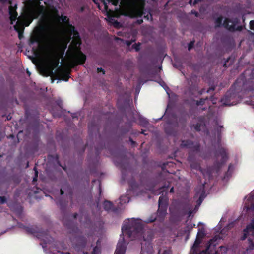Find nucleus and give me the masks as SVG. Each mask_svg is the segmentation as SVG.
Masks as SVG:
<instances>
[{"mask_svg":"<svg viewBox=\"0 0 254 254\" xmlns=\"http://www.w3.org/2000/svg\"><path fill=\"white\" fill-rule=\"evenodd\" d=\"M57 204L60 207L63 215L62 222L64 225L70 229L73 233L74 237L70 238L73 247L78 251H83L87 244V239L80 234L78 228L75 226L73 221L68 219V214L66 210L68 202L60 199L57 202Z\"/></svg>","mask_w":254,"mask_h":254,"instance_id":"obj_1","label":"nucleus"},{"mask_svg":"<svg viewBox=\"0 0 254 254\" xmlns=\"http://www.w3.org/2000/svg\"><path fill=\"white\" fill-rule=\"evenodd\" d=\"M70 27L69 33L70 35H73V39L66 51V56L73 66L83 65L86 62V56L80 49L81 39L79 33L74 26L70 25Z\"/></svg>","mask_w":254,"mask_h":254,"instance_id":"obj_2","label":"nucleus"},{"mask_svg":"<svg viewBox=\"0 0 254 254\" xmlns=\"http://www.w3.org/2000/svg\"><path fill=\"white\" fill-rule=\"evenodd\" d=\"M143 226L140 219H132L131 220L125 221L122 227V233L127 235L132 240L143 238L144 241L151 239L145 238L143 235Z\"/></svg>","mask_w":254,"mask_h":254,"instance_id":"obj_3","label":"nucleus"},{"mask_svg":"<svg viewBox=\"0 0 254 254\" xmlns=\"http://www.w3.org/2000/svg\"><path fill=\"white\" fill-rule=\"evenodd\" d=\"M223 128V126L221 125L218 126L215 128V131L217 134L218 140L217 142L218 144V147L216 150L215 152V156L217 158L219 156L221 157L220 161H216L214 164V165L218 169L221 168L222 165L226 163L228 159L227 149L221 146V140Z\"/></svg>","mask_w":254,"mask_h":254,"instance_id":"obj_4","label":"nucleus"},{"mask_svg":"<svg viewBox=\"0 0 254 254\" xmlns=\"http://www.w3.org/2000/svg\"><path fill=\"white\" fill-rule=\"evenodd\" d=\"M41 0H28L26 1L24 11L26 13L25 19L27 20L26 26H29L33 19L36 17L37 14V7L39 6L41 9L44 8L43 6H40Z\"/></svg>","mask_w":254,"mask_h":254,"instance_id":"obj_5","label":"nucleus"},{"mask_svg":"<svg viewBox=\"0 0 254 254\" xmlns=\"http://www.w3.org/2000/svg\"><path fill=\"white\" fill-rule=\"evenodd\" d=\"M168 207L167 197L163 194L159 197L158 200V209L156 214L157 220L160 222L164 221L167 214Z\"/></svg>","mask_w":254,"mask_h":254,"instance_id":"obj_6","label":"nucleus"},{"mask_svg":"<svg viewBox=\"0 0 254 254\" xmlns=\"http://www.w3.org/2000/svg\"><path fill=\"white\" fill-rule=\"evenodd\" d=\"M18 225L19 227L24 229L27 233L33 234L44 241H46L45 238H47L48 236L47 231L41 230L37 226L26 227L21 223H18Z\"/></svg>","mask_w":254,"mask_h":254,"instance_id":"obj_7","label":"nucleus"},{"mask_svg":"<svg viewBox=\"0 0 254 254\" xmlns=\"http://www.w3.org/2000/svg\"><path fill=\"white\" fill-rule=\"evenodd\" d=\"M240 22V19L237 17L233 18L232 20L228 18H225L223 23V26L230 32L241 31L243 29V26H237Z\"/></svg>","mask_w":254,"mask_h":254,"instance_id":"obj_8","label":"nucleus"},{"mask_svg":"<svg viewBox=\"0 0 254 254\" xmlns=\"http://www.w3.org/2000/svg\"><path fill=\"white\" fill-rule=\"evenodd\" d=\"M216 240L212 239L210 240L207 243V247L205 250L202 251L199 254H222V252L224 251L226 252V248L224 246L219 247L220 251H221V253L219 250H216L215 249L216 244H215Z\"/></svg>","mask_w":254,"mask_h":254,"instance_id":"obj_9","label":"nucleus"},{"mask_svg":"<svg viewBox=\"0 0 254 254\" xmlns=\"http://www.w3.org/2000/svg\"><path fill=\"white\" fill-rule=\"evenodd\" d=\"M44 30V26H40L38 28V29L36 30L35 33L30 37L29 41L30 45H33L35 43L40 44L42 43L43 40V35L41 33V31H43Z\"/></svg>","mask_w":254,"mask_h":254,"instance_id":"obj_10","label":"nucleus"},{"mask_svg":"<svg viewBox=\"0 0 254 254\" xmlns=\"http://www.w3.org/2000/svg\"><path fill=\"white\" fill-rule=\"evenodd\" d=\"M55 73L57 78L59 80L68 81L70 77V71L63 67H58Z\"/></svg>","mask_w":254,"mask_h":254,"instance_id":"obj_11","label":"nucleus"},{"mask_svg":"<svg viewBox=\"0 0 254 254\" xmlns=\"http://www.w3.org/2000/svg\"><path fill=\"white\" fill-rule=\"evenodd\" d=\"M198 123L190 126L191 129L193 128L197 132H200L202 128L206 127V118L205 116H200L197 118Z\"/></svg>","mask_w":254,"mask_h":254,"instance_id":"obj_12","label":"nucleus"},{"mask_svg":"<svg viewBox=\"0 0 254 254\" xmlns=\"http://www.w3.org/2000/svg\"><path fill=\"white\" fill-rule=\"evenodd\" d=\"M235 94L231 91H227L224 97L221 99V101L225 106H231L234 105L232 100L235 98Z\"/></svg>","mask_w":254,"mask_h":254,"instance_id":"obj_13","label":"nucleus"},{"mask_svg":"<svg viewBox=\"0 0 254 254\" xmlns=\"http://www.w3.org/2000/svg\"><path fill=\"white\" fill-rule=\"evenodd\" d=\"M188 161L190 163V167L192 169L202 172V169L201 167L200 163L195 160L194 156L190 152L189 154Z\"/></svg>","mask_w":254,"mask_h":254,"instance_id":"obj_14","label":"nucleus"},{"mask_svg":"<svg viewBox=\"0 0 254 254\" xmlns=\"http://www.w3.org/2000/svg\"><path fill=\"white\" fill-rule=\"evenodd\" d=\"M126 251V245L124 238L120 239L117 245L114 254H125Z\"/></svg>","mask_w":254,"mask_h":254,"instance_id":"obj_15","label":"nucleus"},{"mask_svg":"<svg viewBox=\"0 0 254 254\" xmlns=\"http://www.w3.org/2000/svg\"><path fill=\"white\" fill-rule=\"evenodd\" d=\"M26 16V13L24 12V14L22 15V20L20 21L18 20L16 24L14 26V28L16 32H19L20 31H24V26H26V23H27V20L25 18Z\"/></svg>","mask_w":254,"mask_h":254,"instance_id":"obj_16","label":"nucleus"},{"mask_svg":"<svg viewBox=\"0 0 254 254\" xmlns=\"http://www.w3.org/2000/svg\"><path fill=\"white\" fill-rule=\"evenodd\" d=\"M17 5L15 4L14 6H10L9 7V14L10 15V20L11 24H13V22L17 19L18 14L16 12Z\"/></svg>","mask_w":254,"mask_h":254,"instance_id":"obj_17","label":"nucleus"},{"mask_svg":"<svg viewBox=\"0 0 254 254\" xmlns=\"http://www.w3.org/2000/svg\"><path fill=\"white\" fill-rule=\"evenodd\" d=\"M12 180V176H9L5 172H0V183L2 184H5L9 185Z\"/></svg>","mask_w":254,"mask_h":254,"instance_id":"obj_18","label":"nucleus"},{"mask_svg":"<svg viewBox=\"0 0 254 254\" xmlns=\"http://www.w3.org/2000/svg\"><path fill=\"white\" fill-rule=\"evenodd\" d=\"M62 21V22L64 23L66 26H67V31L69 32L70 31V25H72V24H70L69 22V18L66 16L64 15H61L59 16V15H57V21L58 22H60V21Z\"/></svg>","mask_w":254,"mask_h":254,"instance_id":"obj_19","label":"nucleus"},{"mask_svg":"<svg viewBox=\"0 0 254 254\" xmlns=\"http://www.w3.org/2000/svg\"><path fill=\"white\" fill-rule=\"evenodd\" d=\"M110 1L114 6H118L119 3L123 6H129V4L133 3L131 0H110Z\"/></svg>","mask_w":254,"mask_h":254,"instance_id":"obj_20","label":"nucleus"},{"mask_svg":"<svg viewBox=\"0 0 254 254\" xmlns=\"http://www.w3.org/2000/svg\"><path fill=\"white\" fill-rule=\"evenodd\" d=\"M194 144V142L192 140L187 139L183 140L181 141V144L180 145L182 148H187L190 149Z\"/></svg>","mask_w":254,"mask_h":254,"instance_id":"obj_21","label":"nucleus"},{"mask_svg":"<svg viewBox=\"0 0 254 254\" xmlns=\"http://www.w3.org/2000/svg\"><path fill=\"white\" fill-rule=\"evenodd\" d=\"M174 165V163L172 162H167L166 163H164L162 164V166H161L162 169L164 172H161L159 174V175L158 176L159 179H161V180H165V178H163V175L164 173H165L166 174H167V172H164V170H165V168H166V166L169 165L170 166H173Z\"/></svg>","mask_w":254,"mask_h":254,"instance_id":"obj_22","label":"nucleus"},{"mask_svg":"<svg viewBox=\"0 0 254 254\" xmlns=\"http://www.w3.org/2000/svg\"><path fill=\"white\" fill-rule=\"evenodd\" d=\"M103 207L104 209L107 211H115L113 203L111 201L105 200L103 203Z\"/></svg>","mask_w":254,"mask_h":254,"instance_id":"obj_23","label":"nucleus"},{"mask_svg":"<svg viewBox=\"0 0 254 254\" xmlns=\"http://www.w3.org/2000/svg\"><path fill=\"white\" fill-rule=\"evenodd\" d=\"M246 232L248 231L250 234L254 236V219L252 220L251 223L245 228Z\"/></svg>","mask_w":254,"mask_h":254,"instance_id":"obj_24","label":"nucleus"},{"mask_svg":"<svg viewBox=\"0 0 254 254\" xmlns=\"http://www.w3.org/2000/svg\"><path fill=\"white\" fill-rule=\"evenodd\" d=\"M156 220H157L156 214L154 213L151 214L150 217L145 220L144 222L146 223H150L154 222Z\"/></svg>","mask_w":254,"mask_h":254,"instance_id":"obj_25","label":"nucleus"},{"mask_svg":"<svg viewBox=\"0 0 254 254\" xmlns=\"http://www.w3.org/2000/svg\"><path fill=\"white\" fill-rule=\"evenodd\" d=\"M222 20H223V17L222 16H219V17H218L217 18H216L215 19V27L216 28L220 27H221L223 25V24H222Z\"/></svg>","mask_w":254,"mask_h":254,"instance_id":"obj_26","label":"nucleus"},{"mask_svg":"<svg viewBox=\"0 0 254 254\" xmlns=\"http://www.w3.org/2000/svg\"><path fill=\"white\" fill-rule=\"evenodd\" d=\"M191 151L195 153H198L200 151V144L199 143L197 142L195 144H194L193 146H192Z\"/></svg>","mask_w":254,"mask_h":254,"instance_id":"obj_27","label":"nucleus"},{"mask_svg":"<svg viewBox=\"0 0 254 254\" xmlns=\"http://www.w3.org/2000/svg\"><path fill=\"white\" fill-rule=\"evenodd\" d=\"M205 236V230L203 228L199 229L196 237L202 239Z\"/></svg>","mask_w":254,"mask_h":254,"instance_id":"obj_28","label":"nucleus"},{"mask_svg":"<svg viewBox=\"0 0 254 254\" xmlns=\"http://www.w3.org/2000/svg\"><path fill=\"white\" fill-rule=\"evenodd\" d=\"M208 99V97H207L204 98H201L199 100H194V101L195 102L196 105L198 106L200 105H203L205 104V101Z\"/></svg>","mask_w":254,"mask_h":254,"instance_id":"obj_29","label":"nucleus"},{"mask_svg":"<svg viewBox=\"0 0 254 254\" xmlns=\"http://www.w3.org/2000/svg\"><path fill=\"white\" fill-rule=\"evenodd\" d=\"M120 203L123 204L124 203H128L129 201V197L125 196H121L120 198Z\"/></svg>","mask_w":254,"mask_h":254,"instance_id":"obj_30","label":"nucleus"},{"mask_svg":"<svg viewBox=\"0 0 254 254\" xmlns=\"http://www.w3.org/2000/svg\"><path fill=\"white\" fill-rule=\"evenodd\" d=\"M170 187V181L167 180V183H165V184L161 188H160L159 190L161 191H166L167 190L169 187Z\"/></svg>","mask_w":254,"mask_h":254,"instance_id":"obj_31","label":"nucleus"},{"mask_svg":"<svg viewBox=\"0 0 254 254\" xmlns=\"http://www.w3.org/2000/svg\"><path fill=\"white\" fill-rule=\"evenodd\" d=\"M100 247L98 246H95L93 248V250L91 253V254H98L100 252ZM83 253L84 254H89L88 252L84 253V251H83Z\"/></svg>","mask_w":254,"mask_h":254,"instance_id":"obj_32","label":"nucleus"},{"mask_svg":"<svg viewBox=\"0 0 254 254\" xmlns=\"http://www.w3.org/2000/svg\"><path fill=\"white\" fill-rule=\"evenodd\" d=\"M139 122L140 124L144 127L147 126L149 124V122L147 119L143 117H140L139 118Z\"/></svg>","mask_w":254,"mask_h":254,"instance_id":"obj_33","label":"nucleus"},{"mask_svg":"<svg viewBox=\"0 0 254 254\" xmlns=\"http://www.w3.org/2000/svg\"><path fill=\"white\" fill-rule=\"evenodd\" d=\"M51 113L54 117H59L62 115V111L61 110H58L57 112H55L54 109H52Z\"/></svg>","mask_w":254,"mask_h":254,"instance_id":"obj_34","label":"nucleus"},{"mask_svg":"<svg viewBox=\"0 0 254 254\" xmlns=\"http://www.w3.org/2000/svg\"><path fill=\"white\" fill-rule=\"evenodd\" d=\"M202 242V239H199L198 238H196V239L195 240V242L193 245V248H197L199 247L200 244Z\"/></svg>","mask_w":254,"mask_h":254,"instance_id":"obj_35","label":"nucleus"},{"mask_svg":"<svg viewBox=\"0 0 254 254\" xmlns=\"http://www.w3.org/2000/svg\"><path fill=\"white\" fill-rule=\"evenodd\" d=\"M249 240V246L247 248V250H252L254 249V242H253L252 240L250 239H248Z\"/></svg>","mask_w":254,"mask_h":254,"instance_id":"obj_36","label":"nucleus"},{"mask_svg":"<svg viewBox=\"0 0 254 254\" xmlns=\"http://www.w3.org/2000/svg\"><path fill=\"white\" fill-rule=\"evenodd\" d=\"M204 193H205V192H204V188H202V193L201 194L200 196L199 197V199H198V203L199 204H200L202 202V201L204 199Z\"/></svg>","mask_w":254,"mask_h":254,"instance_id":"obj_37","label":"nucleus"},{"mask_svg":"<svg viewBox=\"0 0 254 254\" xmlns=\"http://www.w3.org/2000/svg\"><path fill=\"white\" fill-rule=\"evenodd\" d=\"M249 234H249V233L248 231L246 232V229H245L244 230V231H243V236L241 237V240H245V239L247 238V237L248 235H249Z\"/></svg>","mask_w":254,"mask_h":254,"instance_id":"obj_38","label":"nucleus"},{"mask_svg":"<svg viewBox=\"0 0 254 254\" xmlns=\"http://www.w3.org/2000/svg\"><path fill=\"white\" fill-rule=\"evenodd\" d=\"M34 170L35 171V176L33 179V182H35L37 180L38 172L36 167H34Z\"/></svg>","mask_w":254,"mask_h":254,"instance_id":"obj_39","label":"nucleus"},{"mask_svg":"<svg viewBox=\"0 0 254 254\" xmlns=\"http://www.w3.org/2000/svg\"><path fill=\"white\" fill-rule=\"evenodd\" d=\"M140 44L138 43V44L135 43L132 45V48H134L136 51H138L140 50Z\"/></svg>","mask_w":254,"mask_h":254,"instance_id":"obj_40","label":"nucleus"},{"mask_svg":"<svg viewBox=\"0 0 254 254\" xmlns=\"http://www.w3.org/2000/svg\"><path fill=\"white\" fill-rule=\"evenodd\" d=\"M194 41H190L189 44H188V49L189 51H190V50H191L192 49V48L194 46Z\"/></svg>","mask_w":254,"mask_h":254,"instance_id":"obj_41","label":"nucleus"},{"mask_svg":"<svg viewBox=\"0 0 254 254\" xmlns=\"http://www.w3.org/2000/svg\"><path fill=\"white\" fill-rule=\"evenodd\" d=\"M7 199L5 196H0V204H2L6 202Z\"/></svg>","mask_w":254,"mask_h":254,"instance_id":"obj_42","label":"nucleus"},{"mask_svg":"<svg viewBox=\"0 0 254 254\" xmlns=\"http://www.w3.org/2000/svg\"><path fill=\"white\" fill-rule=\"evenodd\" d=\"M249 25L250 29L254 31V20H251Z\"/></svg>","mask_w":254,"mask_h":254,"instance_id":"obj_43","label":"nucleus"},{"mask_svg":"<svg viewBox=\"0 0 254 254\" xmlns=\"http://www.w3.org/2000/svg\"><path fill=\"white\" fill-rule=\"evenodd\" d=\"M129 141L130 142L131 145L132 147H134L136 145V142L133 140V139L131 138H129Z\"/></svg>","mask_w":254,"mask_h":254,"instance_id":"obj_44","label":"nucleus"},{"mask_svg":"<svg viewBox=\"0 0 254 254\" xmlns=\"http://www.w3.org/2000/svg\"><path fill=\"white\" fill-rule=\"evenodd\" d=\"M22 212V208L21 206H18L16 211V212L17 214H21V213Z\"/></svg>","mask_w":254,"mask_h":254,"instance_id":"obj_45","label":"nucleus"},{"mask_svg":"<svg viewBox=\"0 0 254 254\" xmlns=\"http://www.w3.org/2000/svg\"><path fill=\"white\" fill-rule=\"evenodd\" d=\"M23 32L24 31H20L17 32L18 34V38L20 40H21L23 37Z\"/></svg>","mask_w":254,"mask_h":254,"instance_id":"obj_46","label":"nucleus"},{"mask_svg":"<svg viewBox=\"0 0 254 254\" xmlns=\"http://www.w3.org/2000/svg\"><path fill=\"white\" fill-rule=\"evenodd\" d=\"M97 71L98 73H100V72H102L103 74H105V71L102 67H98L97 69Z\"/></svg>","mask_w":254,"mask_h":254,"instance_id":"obj_47","label":"nucleus"},{"mask_svg":"<svg viewBox=\"0 0 254 254\" xmlns=\"http://www.w3.org/2000/svg\"><path fill=\"white\" fill-rule=\"evenodd\" d=\"M191 13L194 14L195 15V16L196 17H198L199 16V13L197 11H195V10H192L191 11Z\"/></svg>","mask_w":254,"mask_h":254,"instance_id":"obj_48","label":"nucleus"},{"mask_svg":"<svg viewBox=\"0 0 254 254\" xmlns=\"http://www.w3.org/2000/svg\"><path fill=\"white\" fill-rule=\"evenodd\" d=\"M55 160H56V162H57V164H58L59 165L61 166V164H60V161H59V156H58V155L56 154V155H55Z\"/></svg>","mask_w":254,"mask_h":254,"instance_id":"obj_49","label":"nucleus"},{"mask_svg":"<svg viewBox=\"0 0 254 254\" xmlns=\"http://www.w3.org/2000/svg\"><path fill=\"white\" fill-rule=\"evenodd\" d=\"M214 90H215L214 87H211L206 91V92L210 93L211 91H213Z\"/></svg>","mask_w":254,"mask_h":254,"instance_id":"obj_50","label":"nucleus"},{"mask_svg":"<svg viewBox=\"0 0 254 254\" xmlns=\"http://www.w3.org/2000/svg\"><path fill=\"white\" fill-rule=\"evenodd\" d=\"M102 149V148H100V149L98 147L96 148V153L97 155H99L100 153V150Z\"/></svg>","mask_w":254,"mask_h":254,"instance_id":"obj_51","label":"nucleus"},{"mask_svg":"<svg viewBox=\"0 0 254 254\" xmlns=\"http://www.w3.org/2000/svg\"><path fill=\"white\" fill-rule=\"evenodd\" d=\"M205 91V89L204 88H203L201 89L200 91H199L198 93L199 95H202L204 93Z\"/></svg>","mask_w":254,"mask_h":254,"instance_id":"obj_52","label":"nucleus"},{"mask_svg":"<svg viewBox=\"0 0 254 254\" xmlns=\"http://www.w3.org/2000/svg\"><path fill=\"white\" fill-rule=\"evenodd\" d=\"M201 0H194L193 3V5H195L196 4L198 3V2H200Z\"/></svg>","mask_w":254,"mask_h":254,"instance_id":"obj_53","label":"nucleus"},{"mask_svg":"<svg viewBox=\"0 0 254 254\" xmlns=\"http://www.w3.org/2000/svg\"><path fill=\"white\" fill-rule=\"evenodd\" d=\"M93 126V125H92V123H89L88 124V128H89V130H92V127Z\"/></svg>","mask_w":254,"mask_h":254,"instance_id":"obj_54","label":"nucleus"},{"mask_svg":"<svg viewBox=\"0 0 254 254\" xmlns=\"http://www.w3.org/2000/svg\"><path fill=\"white\" fill-rule=\"evenodd\" d=\"M143 22V20L142 19H138L136 21V23H138V24H141V23H142Z\"/></svg>","mask_w":254,"mask_h":254,"instance_id":"obj_55","label":"nucleus"},{"mask_svg":"<svg viewBox=\"0 0 254 254\" xmlns=\"http://www.w3.org/2000/svg\"><path fill=\"white\" fill-rule=\"evenodd\" d=\"M230 59V58H228L226 60V61H225L223 66L225 67H227V62H228L229 60Z\"/></svg>","mask_w":254,"mask_h":254,"instance_id":"obj_56","label":"nucleus"},{"mask_svg":"<svg viewBox=\"0 0 254 254\" xmlns=\"http://www.w3.org/2000/svg\"><path fill=\"white\" fill-rule=\"evenodd\" d=\"M78 216V214L77 213H75L73 214V217L74 219H76Z\"/></svg>","mask_w":254,"mask_h":254,"instance_id":"obj_57","label":"nucleus"},{"mask_svg":"<svg viewBox=\"0 0 254 254\" xmlns=\"http://www.w3.org/2000/svg\"><path fill=\"white\" fill-rule=\"evenodd\" d=\"M211 101L213 102V103H215V102H214V97H213V96H211L209 99Z\"/></svg>","mask_w":254,"mask_h":254,"instance_id":"obj_58","label":"nucleus"},{"mask_svg":"<svg viewBox=\"0 0 254 254\" xmlns=\"http://www.w3.org/2000/svg\"><path fill=\"white\" fill-rule=\"evenodd\" d=\"M64 194V190H63L62 189H61V190H60V194H61V195H63Z\"/></svg>","mask_w":254,"mask_h":254,"instance_id":"obj_59","label":"nucleus"},{"mask_svg":"<svg viewBox=\"0 0 254 254\" xmlns=\"http://www.w3.org/2000/svg\"><path fill=\"white\" fill-rule=\"evenodd\" d=\"M192 213V211L191 210H190L188 212V216L189 217L190 216V215H191Z\"/></svg>","mask_w":254,"mask_h":254,"instance_id":"obj_60","label":"nucleus"},{"mask_svg":"<svg viewBox=\"0 0 254 254\" xmlns=\"http://www.w3.org/2000/svg\"><path fill=\"white\" fill-rule=\"evenodd\" d=\"M174 192V188L172 187L170 190V193Z\"/></svg>","mask_w":254,"mask_h":254,"instance_id":"obj_61","label":"nucleus"},{"mask_svg":"<svg viewBox=\"0 0 254 254\" xmlns=\"http://www.w3.org/2000/svg\"><path fill=\"white\" fill-rule=\"evenodd\" d=\"M242 20H243V22L244 23L245 22V15H243L242 17Z\"/></svg>","mask_w":254,"mask_h":254,"instance_id":"obj_62","label":"nucleus"},{"mask_svg":"<svg viewBox=\"0 0 254 254\" xmlns=\"http://www.w3.org/2000/svg\"><path fill=\"white\" fill-rule=\"evenodd\" d=\"M99 195H101V193H102L101 188L100 186H99Z\"/></svg>","mask_w":254,"mask_h":254,"instance_id":"obj_63","label":"nucleus"},{"mask_svg":"<svg viewBox=\"0 0 254 254\" xmlns=\"http://www.w3.org/2000/svg\"><path fill=\"white\" fill-rule=\"evenodd\" d=\"M70 197H71V203H72V192H70Z\"/></svg>","mask_w":254,"mask_h":254,"instance_id":"obj_64","label":"nucleus"}]
</instances>
